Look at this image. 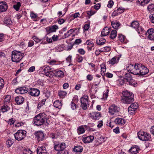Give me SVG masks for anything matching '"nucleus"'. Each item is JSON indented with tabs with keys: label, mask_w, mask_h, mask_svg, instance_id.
Segmentation results:
<instances>
[{
	"label": "nucleus",
	"mask_w": 154,
	"mask_h": 154,
	"mask_svg": "<svg viewBox=\"0 0 154 154\" xmlns=\"http://www.w3.org/2000/svg\"><path fill=\"white\" fill-rule=\"evenodd\" d=\"M81 107L84 109H87V96L84 95L80 99Z\"/></svg>",
	"instance_id": "16"
},
{
	"label": "nucleus",
	"mask_w": 154,
	"mask_h": 154,
	"mask_svg": "<svg viewBox=\"0 0 154 154\" xmlns=\"http://www.w3.org/2000/svg\"><path fill=\"white\" fill-rule=\"evenodd\" d=\"M117 10L119 14H120L122 13L124 11L125 9L122 8H118L117 9Z\"/></svg>",
	"instance_id": "57"
},
{
	"label": "nucleus",
	"mask_w": 154,
	"mask_h": 154,
	"mask_svg": "<svg viewBox=\"0 0 154 154\" xmlns=\"http://www.w3.org/2000/svg\"><path fill=\"white\" fill-rule=\"evenodd\" d=\"M27 88L25 87L19 88L16 89L15 92L18 94H23L27 93L29 91Z\"/></svg>",
	"instance_id": "15"
},
{
	"label": "nucleus",
	"mask_w": 154,
	"mask_h": 154,
	"mask_svg": "<svg viewBox=\"0 0 154 154\" xmlns=\"http://www.w3.org/2000/svg\"><path fill=\"white\" fill-rule=\"evenodd\" d=\"M39 90L37 88H30L28 91V93L30 95L33 97H38L40 94Z\"/></svg>",
	"instance_id": "13"
},
{
	"label": "nucleus",
	"mask_w": 154,
	"mask_h": 154,
	"mask_svg": "<svg viewBox=\"0 0 154 154\" xmlns=\"http://www.w3.org/2000/svg\"><path fill=\"white\" fill-rule=\"evenodd\" d=\"M125 79H120L117 81V85H123L125 82Z\"/></svg>",
	"instance_id": "41"
},
{
	"label": "nucleus",
	"mask_w": 154,
	"mask_h": 154,
	"mask_svg": "<svg viewBox=\"0 0 154 154\" xmlns=\"http://www.w3.org/2000/svg\"><path fill=\"white\" fill-rule=\"evenodd\" d=\"M111 25L114 29H117L120 26V24L119 22L113 21L111 22Z\"/></svg>",
	"instance_id": "30"
},
{
	"label": "nucleus",
	"mask_w": 154,
	"mask_h": 154,
	"mask_svg": "<svg viewBox=\"0 0 154 154\" xmlns=\"http://www.w3.org/2000/svg\"><path fill=\"white\" fill-rule=\"evenodd\" d=\"M110 48L109 47H105L101 49L100 51L104 52H108L110 51Z\"/></svg>",
	"instance_id": "51"
},
{
	"label": "nucleus",
	"mask_w": 154,
	"mask_h": 154,
	"mask_svg": "<svg viewBox=\"0 0 154 154\" xmlns=\"http://www.w3.org/2000/svg\"><path fill=\"white\" fill-rule=\"evenodd\" d=\"M65 20L63 19H59L58 20V23L60 24H62L63 23Z\"/></svg>",
	"instance_id": "64"
},
{
	"label": "nucleus",
	"mask_w": 154,
	"mask_h": 154,
	"mask_svg": "<svg viewBox=\"0 0 154 154\" xmlns=\"http://www.w3.org/2000/svg\"><path fill=\"white\" fill-rule=\"evenodd\" d=\"M33 40L36 43H38L41 41V40L39 39L36 36H34L32 37Z\"/></svg>",
	"instance_id": "60"
},
{
	"label": "nucleus",
	"mask_w": 154,
	"mask_h": 154,
	"mask_svg": "<svg viewBox=\"0 0 154 154\" xmlns=\"http://www.w3.org/2000/svg\"><path fill=\"white\" fill-rule=\"evenodd\" d=\"M146 35L149 39L154 41V29L151 28L148 29L146 32Z\"/></svg>",
	"instance_id": "11"
},
{
	"label": "nucleus",
	"mask_w": 154,
	"mask_h": 154,
	"mask_svg": "<svg viewBox=\"0 0 154 154\" xmlns=\"http://www.w3.org/2000/svg\"><path fill=\"white\" fill-rule=\"evenodd\" d=\"M138 106L137 103H134L131 104L128 108V112L129 114H134Z\"/></svg>",
	"instance_id": "10"
},
{
	"label": "nucleus",
	"mask_w": 154,
	"mask_h": 154,
	"mask_svg": "<svg viewBox=\"0 0 154 154\" xmlns=\"http://www.w3.org/2000/svg\"><path fill=\"white\" fill-rule=\"evenodd\" d=\"M137 135L139 138L143 141L149 140L151 138L150 134L144 131H139L137 133Z\"/></svg>",
	"instance_id": "5"
},
{
	"label": "nucleus",
	"mask_w": 154,
	"mask_h": 154,
	"mask_svg": "<svg viewBox=\"0 0 154 154\" xmlns=\"http://www.w3.org/2000/svg\"><path fill=\"white\" fill-rule=\"evenodd\" d=\"M7 5L6 3L4 2H0V11L1 12L5 11L7 9Z\"/></svg>",
	"instance_id": "18"
},
{
	"label": "nucleus",
	"mask_w": 154,
	"mask_h": 154,
	"mask_svg": "<svg viewBox=\"0 0 154 154\" xmlns=\"http://www.w3.org/2000/svg\"><path fill=\"white\" fill-rule=\"evenodd\" d=\"M54 70H50L49 72L47 73H46L45 74L46 76H48L49 77H52L54 75Z\"/></svg>",
	"instance_id": "39"
},
{
	"label": "nucleus",
	"mask_w": 154,
	"mask_h": 154,
	"mask_svg": "<svg viewBox=\"0 0 154 154\" xmlns=\"http://www.w3.org/2000/svg\"><path fill=\"white\" fill-rule=\"evenodd\" d=\"M76 29H71L68 31L66 33L64 34V35L63 36V38H66L68 37L75 31V30H76Z\"/></svg>",
	"instance_id": "31"
},
{
	"label": "nucleus",
	"mask_w": 154,
	"mask_h": 154,
	"mask_svg": "<svg viewBox=\"0 0 154 154\" xmlns=\"http://www.w3.org/2000/svg\"><path fill=\"white\" fill-rule=\"evenodd\" d=\"M120 108L115 104L111 106L109 108V112L113 115L118 112L120 110Z\"/></svg>",
	"instance_id": "8"
},
{
	"label": "nucleus",
	"mask_w": 154,
	"mask_h": 154,
	"mask_svg": "<svg viewBox=\"0 0 154 154\" xmlns=\"http://www.w3.org/2000/svg\"><path fill=\"white\" fill-rule=\"evenodd\" d=\"M51 70V69L50 66H46L44 69V72L45 73V74L46 73L48 72Z\"/></svg>",
	"instance_id": "53"
},
{
	"label": "nucleus",
	"mask_w": 154,
	"mask_h": 154,
	"mask_svg": "<svg viewBox=\"0 0 154 154\" xmlns=\"http://www.w3.org/2000/svg\"><path fill=\"white\" fill-rule=\"evenodd\" d=\"M134 95L132 93L126 91L122 93V102L126 104H130L134 101Z\"/></svg>",
	"instance_id": "2"
},
{
	"label": "nucleus",
	"mask_w": 154,
	"mask_h": 154,
	"mask_svg": "<svg viewBox=\"0 0 154 154\" xmlns=\"http://www.w3.org/2000/svg\"><path fill=\"white\" fill-rule=\"evenodd\" d=\"M21 6V4L20 2H18L13 6L14 8L17 11H18Z\"/></svg>",
	"instance_id": "44"
},
{
	"label": "nucleus",
	"mask_w": 154,
	"mask_h": 154,
	"mask_svg": "<svg viewBox=\"0 0 154 154\" xmlns=\"http://www.w3.org/2000/svg\"><path fill=\"white\" fill-rule=\"evenodd\" d=\"M9 105L7 104H4V105L2 108V112H5L9 110L10 109V107L8 106Z\"/></svg>",
	"instance_id": "35"
},
{
	"label": "nucleus",
	"mask_w": 154,
	"mask_h": 154,
	"mask_svg": "<svg viewBox=\"0 0 154 154\" xmlns=\"http://www.w3.org/2000/svg\"><path fill=\"white\" fill-rule=\"evenodd\" d=\"M139 149V148H138L137 146H134L132 147L129 150V151L132 154H136L138 152Z\"/></svg>",
	"instance_id": "24"
},
{
	"label": "nucleus",
	"mask_w": 154,
	"mask_h": 154,
	"mask_svg": "<svg viewBox=\"0 0 154 154\" xmlns=\"http://www.w3.org/2000/svg\"><path fill=\"white\" fill-rule=\"evenodd\" d=\"M77 132L79 134H82L85 132V130L83 126L78 127L77 130Z\"/></svg>",
	"instance_id": "33"
},
{
	"label": "nucleus",
	"mask_w": 154,
	"mask_h": 154,
	"mask_svg": "<svg viewBox=\"0 0 154 154\" xmlns=\"http://www.w3.org/2000/svg\"><path fill=\"white\" fill-rule=\"evenodd\" d=\"M89 118L94 120H98L101 117V114L100 112H92L88 114Z\"/></svg>",
	"instance_id": "9"
},
{
	"label": "nucleus",
	"mask_w": 154,
	"mask_h": 154,
	"mask_svg": "<svg viewBox=\"0 0 154 154\" xmlns=\"http://www.w3.org/2000/svg\"><path fill=\"white\" fill-rule=\"evenodd\" d=\"M11 97L10 95H6L4 99V103L5 104L10 105L11 104Z\"/></svg>",
	"instance_id": "25"
},
{
	"label": "nucleus",
	"mask_w": 154,
	"mask_h": 154,
	"mask_svg": "<svg viewBox=\"0 0 154 154\" xmlns=\"http://www.w3.org/2000/svg\"><path fill=\"white\" fill-rule=\"evenodd\" d=\"M46 116L44 113H40L35 116L34 118L33 121L35 124L37 126H39L46 123L49 124L50 122L46 118Z\"/></svg>",
	"instance_id": "1"
},
{
	"label": "nucleus",
	"mask_w": 154,
	"mask_h": 154,
	"mask_svg": "<svg viewBox=\"0 0 154 154\" xmlns=\"http://www.w3.org/2000/svg\"><path fill=\"white\" fill-rule=\"evenodd\" d=\"M150 0H137V2L142 6L146 5L149 2Z\"/></svg>",
	"instance_id": "29"
},
{
	"label": "nucleus",
	"mask_w": 154,
	"mask_h": 154,
	"mask_svg": "<svg viewBox=\"0 0 154 154\" xmlns=\"http://www.w3.org/2000/svg\"><path fill=\"white\" fill-rule=\"evenodd\" d=\"M23 154H32V152L29 149H23Z\"/></svg>",
	"instance_id": "49"
},
{
	"label": "nucleus",
	"mask_w": 154,
	"mask_h": 154,
	"mask_svg": "<svg viewBox=\"0 0 154 154\" xmlns=\"http://www.w3.org/2000/svg\"><path fill=\"white\" fill-rule=\"evenodd\" d=\"M114 122L116 124L123 125L125 123V120L122 118H117L115 119Z\"/></svg>",
	"instance_id": "21"
},
{
	"label": "nucleus",
	"mask_w": 154,
	"mask_h": 154,
	"mask_svg": "<svg viewBox=\"0 0 154 154\" xmlns=\"http://www.w3.org/2000/svg\"><path fill=\"white\" fill-rule=\"evenodd\" d=\"M66 148V144L64 143L55 145L54 147V149L58 152L62 150H64Z\"/></svg>",
	"instance_id": "14"
},
{
	"label": "nucleus",
	"mask_w": 154,
	"mask_h": 154,
	"mask_svg": "<svg viewBox=\"0 0 154 154\" xmlns=\"http://www.w3.org/2000/svg\"><path fill=\"white\" fill-rule=\"evenodd\" d=\"M117 36V31L115 30H113L111 32L110 35V38L114 39Z\"/></svg>",
	"instance_id": "36"
},
{
	"label": "nucleus",
	"mask_w": 154,
	"mask_h": 154,
	"mask_svg": "<svg viewBox=\"0 0 154 154\" xmlns=\"http://www.w3.org/2000/svg\"><path fill=\"white\" fill-rule=\"evenodd\" d=\"M54 106L59 109H60L61 108V103L59 100L55 101L54 103Z\"/></svg>",
	"instance_id": "32"
},
{
	"label": "nucleus",
	"mask_w": 154,
	"mask_h": 154,
	"mask_svg": "<svg viewBox=\"0 0 154 154\" xmlns=\"http://www.w3.org/2000/svg\"><path fill=\"white\" fill-rule=\"evenodd\" d=\"M24 98L20 96L17 97L15 98V101L18 105L22 104L24 101Z\"/></svg>",
	"instance_id": "20"
},
{
	"label": "nucleus",
	"mask_w": 154,
	"mask_h": 154,
	"mask_svg": "<svg viewBox=\"0 0 154 154\" xmlns=\"http://www.w3.org/2000/svg\"><path fill=\"white\" fill-rule=\"evenodd\" d=\"M89 40H87V49L89 51L94 50V44L92 42H89Z\"/></svg>",
	"instance_id": "26"
},
{
	"label": "nucleus",
	"mask_w": 154,
	"mask_h": 154,
	"mask_svg": "<svg viewBox=\"0 0 154 154\" xmlns=\"http://www.w3.org/2000/svg\"><path fill=\"white\" fill-rule=\"evenodd\" d=\"M4 23L7 25H10L11 24L12 22L11 19L6 18L4 20Z\"/></svg>",
	"instance_id": "45"
},
{
	"label": "nucleus",
	"mask_w": 154,
	"mask_h": 154,
	"mask_svg": "<svg viewBox=\"0 0 154 154\" xmlns=\"http://www.w3.org/2000/svg\"><path fill=\"white\" fill-rule=\"evenodd\" d=\"M71 108L72 109V110L75 109H76V106L75 103H74L72 102H71Z\"/></svg>",
	"instance_id": "62"
},
{
	"label": "nucleus",
	"mask_w": 154,
	"mask_h": 154,
	"mask_svg": "<svg viewBox=\"0 0 154 154\" xmlns=\"http://www.w3.org/2000/svg\"><path fill=\"white\" fill-rule=\"evenodd\" d=\"M106 40L103 38H100L99 40L96 41V43L98 45H102L106 42Z\"/></svg>",
	"instance_id": "38"
},
{
	"label": "nucleus",
	"mask_w": 154,
	"mask_h": 154,
	"mask_svg": "<svg viewBox=\"0 0 154 154\" xmlns=\"http://www.w3.org/2000/svg\"><path fill=\"white\" fill-rule=\"evenodd\" d=\"M150 21L152 23H154V14L149 16Z\"/></svg>",
	"instance_id": "59"
},
{
	"label": "nucleus",
	"mask_w": 154,
	"mask_h": 154,
	"mask_svg": "<svg viewBox=\"0 0 154 154\" xmlns=\"http://www.w3.org/2000/svg\"><path fill=\"white\" fill-rule=\"evenodd\" d=\"M14 135L16 140L20 141L25 138L26 135V131L24 130H18Z\"/></svg>",
	"instance_id": "7"
},
{
	"label": "nucleus",
	"mask_w": 154,
	"mask_h": 154,
	"mask_svg": "<svg viewBox=\"0 0 154 154\" xmlns=\"http://www.w3.org/2000/svg\"><path fill=\"white\" fill-rule=\"evenodd\" d=\"M114 4V2L112 0H110L108 2L107 6L109 8H111Z\"/></svg>",
	"instance_id": "55"
},
{
	"label": "nucleus",
	"mask_w": 154,
	"mask_h": 154,
	"mask_svg": "<svg viewBox=\"0 0 154 154\" xmlns=\"http://www.w3.org/2000/svg\"><path fill=\"white\" fill-rule=\"evenodd\" d=\"M82 150V147L81 146H75L73 149L74 151L77 153L81 152Z\"/></svg>",
	"instance_id": "34"
},
{
	"label": "nucleus",
	"mask_w": 154,
	"mask_h": 154,
	"mask_svg": "<svg viewBox=\"0 0 154 154\" xmlns=\"http://www.w3.org/2000/svg\"><path fill=\"white\" fill-rule=\"evenodd\" d=\"M136 30L139 34L140 32L141 34H143L145 32V31L144 30V29L142 28L141 26H138V28L136 29Z\"/></svg>",
	"instance_id": "43"
},
{
	"label": "nucleus",
	"mask_w": 154,
	"mask_h": 154,
	"mask_svg": "<svg viewBox=\"0 0 154 154\" xmlns=\"http://www.w3.org/2000/svg\"><path fill=\"white\" fill-rule=\"evenodd\" d=\"M147 9L150 12H152L154 11V4L149 5L147 7Z\"/></svg>",
	"instance_id": "42"
},
{
	"label": "nucleus",
	"mask_w": 154,
	"mask_h": 154,
	"mask_svg": "<svg viewBox=\"0 0 154 154\" xmlns=\"http://www.w3.org/2000/svg\"><path fill=\"white\" fill-rule=\"evenodd\" d=\"M139 26V23L136 21H133L131 24V26L134 28L137 29Z\"/></svg>",
	"instance_id": "37"
},
{
	"label": "nucleus",
	"mask_w": 154,
	"mask_h": 154,
	"mask_svg": "<svg viewBox=\"0 0 154 154\" xmlns=\"http://www.w3.org/2000/svg\"><path fill=\"white\" fill-rule=\"evenodd\" d=\"M57 154H68V153L67 151L62 150L59 151Z\"/></svg>",
	"instance_id": "61"
},
{
	"label": "nucleus",
	"mask_w": 154,
	"mask_h": 154,
	"mask_svg": "<svg viewBox=\"0 0 154 154\" xmlns=\"http://www.w3.org/2000/svg\"><path fill=\"white\" fill-rule=\"evenodd\" d=\"M35 67L32 66L30 67L28 70V72H33L35 70Z\"/></svg>",
	"instance_id": "63"
},
{
	"label": "nucleus",
	"mask_w": 154,
	"mask_h": 154,
	"mask_svg": "<svg viewBox=\"0 0 154 154\" xmlns=\"http://www.w3.org/2000/svg\"><path fill=\"white\" fill-rule=\"evenodd\" d=\"M30 16L32 19L36 18L38 17L36 14H35L33 12L31 13Z\"/></svg>",
	"instance_id": "58"
},
{
	"label": "nucleus",
	"mask_w": 154,
	"mask_h": 154,
	"mask_svg": "<svg viewBox=\"0 0 154 154\" xmlns=\"http://www.w3.org/2000/svg\"><path fill=\"white\" fill-rule=\"evenodd\" d=\"M67 94V92L64 91H59L58 95L61 98H63V97L66 96Z\"/></svg>",
	"instance_id": "40"
},
{
	"label": "nucleus",
	"mask_w": 154,
	"mask_h": 154,
	"mask_svg": "<svg viewBox=\"0 0 154 154\" xmlns=\"http://www.w3.org/2000/svg\"><path fill=\"white\" fill-rule=\"evenodd\" d=\"M14 143V141L10 139L8 140L6 142V144L8 147H10Z\"/></svg>",
	"instance_id": "50"
},
{
	"label": "nucleus",
	"mask_w": 154,
	"mask_h": 154,
	"mask_svg": "<svg viewBox=\"0 0 154 154\" xmlns=\"http://www.w3.org/2000/svg\"><path fill=\"white\" fill-rule=\"evenodd\" d=\"M119 15V13H118V11L117 10L114 11L112 13V17H114L117 15Z\"/></svg>",
	"instance_id": "56"
},
{
	"label": "nucleus",
	"mask_w": 154,
	"mask_h": 154,
	"mask_svg": "<svg viewBox=\"0 0 154 154\" xmlns=\"http://www.w3.org/2000/svg\"><path fill=\"white\" fill-rule=\"evenodd\" d=\"M124 79L127 85L135 87L137 86V83L132 78L131 75L129 73H126L125 75Z\"/></svg>",
	"instance_id": "6"
},
{
	"label": "nucleus",
	"mask_w": 154,
	"mask_h": 154,
	"mask_svg": "<svg viewBox=\"0 0 154 154\" xmlns=\"http://www.w3.org/2000/svg\"><path fill=\"white\" fill-rule=\"evenodd\" d=\"M94 137L92 136H87V143L91 142L94 139Z\"/></svg>",
	"instance_id": "52"
},
{
	"label": "nucleus",
	"mask_w": 154,
	"mask_h": 154,
	"mask_svg": "<svg viewBox=\"0 0 154 154\" xmlns=\"http://www.w3.org/2000/svg\"><path fill=\"white\" fill-rule=\"evenodd\" d=\"M54 75L57 77H62L63 76L64 73L63 71L60 70H54Z\"/></svg>",
	"instance_id": "27"
},
{
	"label": "nucleus",
	"mask_w": 154,
	"mask_h": 154,
	"mask_svg": "<svg viewBox=\"0 0 154 154\" xmlns=\"http://www.w3.org/2000/svg\"><path fill=\"white\" fill-rule=\"evenodd\" d=\"M45 152L47 153V151L45 147L39 146L37 149V153H42Z\"/></svg>",
	"instance_id": "28"
},
{
	"label": "nucleus",
	"mask_w": 154,
	"mask_h": 154,
	"mask_svg": "<svg viewBox=\"0 0 154 154\" xmlns=\"http://www.w3.org/2000/svg\"><path fill=\"white\" fill-rule=\"evenodd\" d=\"M12 60L14 62H18L23 57V54L20 51H14L12 52Z\"/></svg>",
	"instance_id": "4"
},
{
	"label": "nucleus",
	"mask_w": 154,
	"mask_h": 154,
	"mask_svg": "<svg viewBox=\"0 0 154 154\" xmlns=\"http://www.w3.org/2000/svg\"><path fill=\"white\" fill-rule=\"evenodd\" d=\"M58 29V26L56 25H54L48 28L47 31L48 33L55 32H56V30Z\"/></svg>",
	"instance_id": "22"
},
{
	"label": "nucleus",
	"mask_w": 154,
	"mask_h": 154,
	"mask_svg": "<svg viewBox=\"0 0 154 154\" xmlns=\"http://www.w3.org/2000/svg\"><path fill=\"white\" fill-rule=\"evenodd\" d=\"M118 38L119 40L121 42H124L125 37L122 34H118Z\"/></svg>",
	"instance_id": "46"
},
{
	"label": "nucleus",
	"mask_w": 154,
	"mask_h": 154,
	"mask_svg": "<svg viewBox=\"0 0 154 154\" xmlns=\"http://www.w3.org/2000/svg\"><path fill=\"white\" fill-rule=\"evenodd\" d=\"M4 85V80L0 77V90L2 89Z\"/></svg>",
	"instance_id": "54"
},
{
	"label": "nucleus",
	"mask_w": 154,
	"mask_h": 154,
	"mask_svg": "<svg viewBox=\"0 0 154 154\" xmlns=\"http://www.w3.org/2000/svg\"><path fill=\"white\" fill-rule=\"evenodd\" d=\"M140 67V63H135L133 64H130L127 66V69L128 72L131 73L134 75H139V71Z\"/></svg>",
	"instance_id": "3"
},
{
	"label": "nucleus",
	"mask_w": 154,
	"mask_h": 154,
	"mask_svg": "<svg viewBox=\"0 0 154 154\" xmlns=\"http://www.w3.org/2000/svg\"><path fill=\"white\" fill-rule=\"evenodd\" d=\"M35 134L38 141L42 140L44 138V135L42 132L38 131L36 132Z\"/></svg>",
	"instance_id": "17"
},
{
	"label": "nucleus",
	"mask_w": 154,
	"mask_h": 154,
	"mask_svg": "<svg viewBox=\"0 0 154 154\" xmlns=\"http://www.w3.org/2000/svg\"><path fill=\"white\" fill-rule=\"evenodd\" d=\"M119 59V57H114L108 61L107 63L112 65L116 64L118 62Z\"/></svg>",
	"instance_id": "19"
},
{
	"label": "nucleus",
	"mask_w": 154,
	"mask_h": 154,
	"mask_svg": "<svg viewBox=\"0 0 154 154\" xmlns=\"http://www.w3.org/2000/svg\"><path fill=\"white\" fill-rule=\"evenodd\" d=\"M106 71V67L105 66H104L103 67H101V74L102 76H103L105 75Z\"/></svg>",
	"instance_id": "48"
},
{
	"label": "nucleus",
	"mask_w": 154,
	"mask_h": 154,
	"mask_svg": "<svg viewBox=\"0 0 154 154\" xmlns=\"http://www.w3.org/2000/svg\"><path fill=\"white\" fill-rule=\"evenodd\" d=\"M110 29L107 27H105L102 31L101 35L106 36L108 35L110 32Z\"/></svg>",
	"instance_id": "23"
},
{
	"label": "nucleus",
	"mask_w": 154,
	"mask_h": 154,
	"mask_svg": "<svg viewBox=\"0 0 154 154\" xmlns=\"http://www.w3.org/2000/svg\"><path fill=\"white\" fill-rule=\"evenodd\" d=\"M96 13V11H93L92 10H91L90 11H87V16H89L88 18H90V17L95 14Z\"/></svg>",
	"instance_id": "47"
},
{
	"label": "nucleus",
	"mask_w": 154,
	"mask_h": 154,
	"mask_svg": "<svg viewBox=\"0 0 154 154\" xmlns=\"http://www.w3.org/2000/svg\"><path fill=\"white\" fill-rule=\"evenodd\" d=\"M140 65L139 75H144L146 74L149 71V69L144 65L140 64Z\"/></svg>",
	"instance_id": "12"
}]
</instances>
